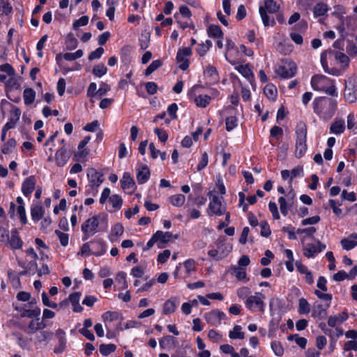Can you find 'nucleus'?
I'll use <instances>...</instances> for the list:
<instances>
[{
	"label": "nucleus",
	"mask_w": 357,
	"mask_h": 357,
	"mask_svg": "<svg viewBox=\"0 0 357 357\" xmlns=\"http://www.w3.org/2000/svg\"><path fill=\"white\" fill-rule=\"evenodd\" d=\"M314 112L322 120L328 121L335 115L337 108L335 99L325 96L317 97L312 102Z\"/></svg>",
	"instance_id": "1"
},
{
	"label": "nucleus",
	"mask_w": 357,
	"mask_h": 357,
	"mask_svg": "<svg viewBox=\"0 0 357 357\" xmlns=\"http://www.w3.org/2000/svg\"><path fill=\"white\" fill-rule=\"evenodd\" d=\"M310 84L314 91L324 92L332 97L338 96L335 81L324 75H313Z\"/></svg>",
	"instance_id": "2"
},
{
	"label": "nucleus",
	"mask_w": 357,
	"mask_h": 357,
	"mask_svg": "<svg viewBox=\"0 0 357 357\" xmlns=\"http://www.w3.org/2000/svg\"><path fill=\"white\" fill-rule=\"evenodd\" d=\"M307 126L302 121H299L295 128L296 135V151L295 155L297 158H301L305 154L307 146Z\"/></svg>",
	"instance_id": "3"
},
{
	"label": "nucleus",
	"mask_w": 357,
	"mask_h": 357,
	"mask_svg": "<svg viewBox=\"0 0 357 357\" xmlns=\"http://www.w3.org/2000/svg\"><path fill=\"white\" fill-rule=\"evenodd\" d=\"M266 296L261 292H256L244 301L245 307L252 312H264L265 303L264 300Z\"/></svg>",
	"instance_id": "4"
},
{
	"label": "nucleus",
	"mask_w": 357,
	"mask_h": 357,
	"mask_svg": "<svg viewBox=\"0 0 357 357\" xmlns=\"http://www.w3.org/2000/svg\"><path fill=\"white\" fill-rule=\"evenodd\" d=\"M100 215H93L86 220L81 226L82 232V240L85 241L98 231L100 225L99 218Z\"/></svg>",
	"instance_id": "5"
},
{
	"label": "nucleus",
	"mask_w": 357,
	"mask_h": 357,
	"mask_svg": "<svg viewBox=\"0 0 357 357\" xmlns=\"http://www.w3.org/2000/svg\"><path fill=\"white\" fill-rule=\"evenodd\" d=\"M297 70L296 63L290 59H284L275 69V73L282 79H289L295 76Z\"/></svg>",
	"instance_id": "6"
},
{
	"label": "nucleus",
	"mask_w": 357,
	"mask_h": 357,
	"mask_svg": "<svg viewBox=\"0 0 357 357\" xmlns=\"http://www.w3.org/2000/svg\"><path fill=\"white\" fill-rule=\"evenodd\" d=\"M199 88H204L202 84H197L194 85L188 93L190 100H192L197 107L201 108L206 107L211 101V97L208 95H197L196 91Z\"/></svg>",
	"instance_id": "7"
},
{
	"label": "nucleus",
	"mask_w": 357,
	"mask_h": 357,
	"mask_svg": "<svg viewBox=\"0 0 357 357\" xmlns=\"http://www.w3.org/2000/svg\"><path fill=\"white\" fill-rule=\"evenodd\" d=\"M208 196L211 199L208 204V209L211 211V213H208L209 215L214 214L220 216L223 215L225 212V208H222V203L219 197L217 195H213L211 191L208 192Z\"/></svg>",
	"instance_id": "8"
},
{
	"label": "nucleus",
	"mask_w": 357,
	"mask_h": 357,
	"mask_svg": "<svg viewBox=\"0 0 357 357\" xmlns=\"http://www.w3.org/2000/svg\"><path fill=\"white\" fill-rule=\"evenodd\" d=\"M204 319L209 325L217 327L221 324L222 320L226 319V314L219 310H213L205 313Z\"/></svg>",
	"instance_id": "9"
},
{
	"label": "nucleus",
	"mask_w": 357,
	"mask_h": 357,
	"mask_svg": "<svg viewBox=\"0 0 357 357\" xmlns=\"http://www.w3.org/2000/svg\"><path fill=\"white\" fill-rule=\"evenodd\" d=\"M87 177L91 189L98 188L104 181L103 174L98 172L95 168H89L88 169Z\"/></svg>",
	"instance_id": "10"
},
{
	"label": "nucleus",
	"mask_w": 357,
	"mask_h": 357,
	"mask_svg": "<svg viewBox=\"0 0 357 357\" xmlns=\"http://www.w3.org/2000/svg\"><path fill=\"white\" fill-rule=\"evenodd\" d=\"M232 250L231 245L222 244L218 246V250L212 249L208 251V255L216 261H220L225 257Z\"/></svg>",
	"instance_id": "11"
},
{
	"label": "nucleus",
	"mask_w": 357,
	"mask_h": 357,
	"mask_svg": "<svg viewBox=\"0 0 357 357\" xmlns=\"http://www.w3.org/2000/svg\"><path fill=\"white\" fill-rule=\"evenodd\" d=\"M204 77L206 79V85L211 86L219 81L218 72L215 66L208 64L204 70Z\"/></svg>",
	"instance_id": "12"
},
{
	"label": "nucleus",
	"mask_w": 357,
	"mask_h": 357,
	"mask_svg": "<svg viewBox=\"0 0 357 357\" xmlns=\"http://www.w3.org/2000/svg\"><path fill=\"white\" fill-rule=\"evenodd\" d=\"M92 245L91 254L96 257H100L105 254L107 252V243L101 238H96L90 241Z\"/></svg>",
	"instance_id": "13"
},
{
	"label": "nucleus",
	"mask_w": 357,
	"mask_h": 357,
	"mask_svg": "<svg viewBox=\"0 0 357 357\" xmlns=\"http://www.w3.org/2000/svg\"><path fill=\"white\" fill-rule=\"evenodd\" d=\"M15 310L20 313V317H27L30 319L36 318V321H39V316L40 315V308L35 307L33 309H28L27 305H24V307H15Z\"/></svg>",
	"instance_id": "14"
},
{
	"label": "nucleus",
	"mask_w": 357,
	"mask_h": 357,
	"mask_svg": "<svg viewBox=\"0 0 357 357\" xmlns=\"http://www.w3.org/2000/svg\"><path fill=\"white\" fill-rule=\"evenodd\" d=\"M6 243L9 245L11 250H20L22 248L23 241L20 236L18 230L15 228L10 231V236H8Z\"/></svg>",
	"instance_id": "15"
},
{
	"label": "nucleus",
	"mask_w": 357,
	"mask_h": 357,
	"mask_svg": "<svg viewBox=\"0 0 357 357\" xmlns=\"http://www.w3.org/2000/svg\"><path fill=\"white\" fill-rule=\"evenodd\" d=\"M54 158L56 166L62 167L68 162L70 154L68 152L66 146H63L56 151Z\"/></svg>",
	"instance_id": "16"
},
{
	"label": "nucleus",
	"mask_w": 357,
	"mask_h": 357,
	"mask_svg": "<svg viewBox=\"0 0 357 357\" xmlns=\"http://www.w3.org/2000/svg\"><path fill=\"white\" fill-rule=\"evenodd\" d=\"M36 184V178L31 175L26 177L22 184V192L26 197H30L35 189Z\"/></svg>",
	"instance_id": "17"
},
{
	"label": "nucleus",
	"mask_w": 357,
	"mask_h": 357,
	"mask_svg": "<svg viewBox=\"0 0 357 357\" xmlns=\"http://www.w3.org/2000/svg\"><path fill=\"white\" fill-rule=\"evenodd\" d=\"M55 335L58 338L59 345L54 348V353L61 354L66 349L67 340L66 332L63 329L59 328L56 331Z\"/></svg>",
	"instance_id": "18"
},
{
	"label": "nucleus",
	"mask_w": 357,
	"mask_h": 357,
	"mask_svg": "<svg viewBox=\"0 0 357 357\" xmlns=\"http://www.w3.org/2000/svg\"><path fill=\"white\" fill-rule=\"evenodd\" d=\"M91 140L90 136H85L79 143L77 152L75 154V157L77 158L79 160H84L89 153V150L86 148V146Z\"/></svg>",
	"instance_id": "19"
},
{
	"label": "nucleus",
	"mask_w": 357,
	"mask_h": 357,
	"mask_svg": "<svg viewBox=\"0 0 357 357\" xmlns=\"http://www.w3.org/2000/svg\"><path fill=\"white\" fill-rule=\"evenodd\" d=\"M329 54L333 55L335 61L341 65L342 69L349 67L350 60L349 56L341 51L330 50Z\"/></svg>",
	"instance_id": "20"
},
{
	"label": "nucleus",
	"mask_w": 357,
	"mask_h": 357,
	"mask_svg": "<svg viewBox=\"0 0 357 357\" xmlns=\"http://www.w3.org/2000/svg\"><path fill=\"white\" fill-rule=\"evenodd\" d=\"M151 172L149 167L146 165H141L137 171V181L139 184H144L146 183L150 178Z\"/></svg>",
	"instance_id": "21"
},
{
	"label": "nucleus",
	"mask_w": 357,
	"mask_h": 357,
	"mask_svg": "<svg viewBox=\"0 0 357 357\" xmlns=\"http://www.w3.org/2000/svg\"><path fill=\"white\" fill-rule=\"evenodd\" d=\"M81 296L82 293L79 291L73 292L68 296V300L73 305L74 312H82L84 310L83 307L79 304Z\"/></svg>",
	"instance_id": "22"
},
{
	"label": "nucleus",
	"mask_w": 357,
	"mask_h": 357,
	"mask_svg": "<svg viewBox=\"0 0 357 357\" xmlns=\"http://www.w3.org/2000/svg\"><path fill=\"white\" fill-rule=\"evenodd\" d=\"M330 307V304H326V307H324L322 304L314 305L312 317L314 318H319V319H324L327 317V309Z\"/></svg>",
	"instance_id": "23"
},
{
	"label": "nucleus",
	"mask_w": 357,
	"mask_h": 357,
	"mask_svg": "<svg viewBox=\"0 0 357 357\" xmlns=\"http://www.w3.org/2000/svg\"><path fill=\"white\" fill-rule=\"evenodd\" d=\"M178 304V299L176 297H172L167 300L162 307V314H169L175 312Z\"/></svg>",
	"instance_id": "24"
},
{
	"label": "nucleus",
	"mask_w": 357,
	"mask_h": 357,
	"mask_svg": "<svg viewBox=\"0 0 357 357\" xmlns=\"http://www.w3.org/2000/svg\"><path fill=\"white\" fill-rule=\"evenodd\" d=\"M357 234L352 233L348 238H344L341 240L340 243L342 248L347 251L351 250L357 245Z\"/></svg>",
	"instance_id": "25"
},
{
	"label": "nucleus",
	"mask_w": 357,
	"mask_h": 357,
	"mask_svg": "<svg viewBox=\"0 0 357 357\" xmlns=\"http://www.w3.org/2000/svg\"><path fill=\"white\" fill-rule=\"evenodd\" d=\"M12 107L13 109L10 112V116L8 118V121L4 125L7 126L8 125V129H12L15 127V125L19 121L21 115V111L18 107H16L14 105H12Z\"/></svg>",
	"instance_id": "26"
},
{
	"label": "nucleus",
	"mask_w": 357,
	"mask_h": 357,
	"mask_svg": "<svg viewBox=\"0 0 357 357\" xmlns=\"http://www.w3.org/2000/svg\"><path fill=\"white\" fill-rule=\"evenodd\" d=\"M124 231V227L121 223H116L112 227L110 234H109V239L110 241L114 242L118 240Z\"/></svg>",
	"instance_id": "27"
},
{
	"label": "nucleus",
	"mask_w": 357,
	"mask_h": 357,
	"mask_svg": "<svg viewBox=\"0 0 357 357\" xmlns=\"http://www.w3.org/2000/svg\"><path fill=\"white\" fill-rule=\"evenodd\" d=\"M121 187L123 190L127 189H134L135 185V182L133 178L130 176V173L124 172L122 176V178L120 181Z\"/></svg>",
	"instance_id": "28"
},
{
	"label": "nucleus",
	"mask_w": 357,
	"mask_h": 357,
	"mask_svg": "<svg viewBox=\"0 0 357 357\" xmlns=\"http://www.w3.org/2000/svg\"><path fill=\"white\" fill-rule=\"evenodd\" d=\"M45 209L40 204L33 205L31 207V216L34 222H38L44 215Z\"/></svg>",
	"instance_id": "29"
},
{
	"label": "nucleus",
	"mask_w": 357,
	"mask_h": 357,
	"mask_svg": "<svg viewBox=\"0 0 357 357\" xmlns=\"http://www.w3.org/2000/svg\"><path fill=\"white\" fill-rule=\"evenodd\" d=\"M344 97L347 102L353 103L357 100L356 90L354 85H346L344 91Z\"/></svg>",
	"instance_id": "30"
},
{
	"label": "nucleus",
	"mask_w": 357,
	"mask_h": 357,
	"mask_svg": "<svg viewBox=\"0 0 357 357\" xmlns=\"http://www.w3.org/2000/svg\"><path fill=\"white\" fill-rule=\"evenodd\" d=\"M345 130V123L343 119H335L330 126V132L340 135Z\"/></svg>",
	"instance_id": "31"
},
{
	"label": "nucleus",
	"mask_w": 357,
	"mask_h": 357,
	"mask_svg": "<svg viewBox=\"0 0 357 357\" xmlns=\"http://www.w3.org/2000/svg\"><path fill=\"white\" fill-rule=\"evenodd\" d=\"M264 93L267 98L272 101H275L278 96V90L273 84H268L264 88Z\"/></svg>",
	"instance_id": "32"
},
{
	"label": "nucleus",
	"mask_w": 357,
	"mask_h": 357,
	"mask_svg": "<svg viewBox=\"0 0 357 357\" xmlns=\"http://www.w3.org/2000/svg\"><path fill=\"white\" fill-rule=\"evenodd\" d=\"M329 10L326 3L319 2L315 4L313 8V15L315 18L325 15Z\"/></svg>",
	"instance_id": "33"
},
{
	"label": "nucleus",
	"mask_w": 357,
	"mask_h": 357,
	"mask_svg": "<svg viewBox=\"0 0 357 357\" xmlns=\"http://www.w3.org/2000/svg\"><path fill=\"white\" fill-rule=\"evenodd\" d=\"M153 234L157 240V242L162 244L169 243L171 241V238L173 237V234L170 231L164 232L162 231L158 230Z\"/></svg>",
	"instance_id": "34"
},
{
	"label": "nucleus",
	"mask_w": 357,
	"mask_h": 357,
	"mask_svg": "<svg viewBox=\"0 0 357 357\" xmlns=\"http://www.w3.org/2000/svg\"><path fill=\"white\" fill-rule=\"evenodd\" d=\"M207 34L209 37L223 38V32L219 25L210 24L207 29Z\"/></svg>",
	"instance_id": "35"
},
{
	"label": "nucleus",
	"mask_w": 357,
	"mask_h": 357,
	"mask_svg": "<svg viewBox=\"0 0 357 357\" xmlns=\"http://www.w3.org/2000/svg\"><path fill=\"white\" fill-rule=\"evenodd\" d=\"M176 339L174 336L168 335L159 340V345L162 349L168 347H173L175 344Z\"/></svg>",
	"instance_id": "36"
},
{
	"label": "nucleus",
	"mask_w": 357,
	"mask_h": 357,
	"mask_svg": "<svg viewBox=\"0 0 357 357\" xmlns=\"http://www.w3.org/2000/svg\"><path fill=\"white\" fill-rule=\"evenodd\" d=\"M24 102L26 105L32 104L36 98V91L32 88H26L23 92Z\"/></svg>",
	"instance_id": "37"
},
{
	"label": "nucleus",
	"mask_w": 357,
	"mask_h": 357,
	"mask_svg": "<svg viewBox=\"0 0 357 357\" xmlns=\"http://www.w3.org/2000/svg\"><path fill=\"white\" fill-rule=\"evenodd\" d=\"M236 70L248 80H251L254 78V74L248 64L240 65L236 67Z\"/></svg>",
	"instance_id": "38"
},
{
	"label": "nucleus",
	"mask_w": 357,
	"mask_h": 357,
	"mask_svg": "<svg viewBox=\"0 0 357 357\" xmlns=\"http://www.w3.org/2000/svg\"><path fill=\"white\" fill-rule=\"evenodd\" d=\"M259 12L265 26H273L275 24L274 19L273 18L271 20H270V17L267 14V11L263 6L259 7Z\"/></svg>",
	"instance_id": "39"
},
{
	"label": "nucleus",
	"mask_w": 357,
	"mask_h": 357,
	"mask_svg": "<svg viewBox=\"0 0 357 357\" xmlns=\"http://www.w3.org/2000/svg\"><path fill=\"white\" fill-rule=\"evenodd\" d=\"M339 18L341 21L340 24L336 26V29L337 30L340 36L341 37H347L348 33L346 31L345 28V22L347 23V26H349V23L350 22L351 20L349 18L344 19V17L342 15H340Z\"/></svg>",
	"instance_id": "40"
},
{
	"label": "nucleus",
	"mask_w": 357,
	"mask_h": 357,
	"mask_svg": "<svg viewBox=\"0 0 357 357\" xmlns=\"http://www.w3.org/2000/svg\"><path fill=\"white\" fill-rule=\"evenodd\" d=\"M231 273L234 274L238 280H243L246 279L247 273L246 271L243 267H238L236 266H232L231 267Z\"/></svg>",
	"instance_id": "41"
},
{
	"label": "nucleus",
	"mask_w": 357,
	"mask_h": 357,
	"mask_svg": "<svg viewBox=\"0 0 357 357\" xmlns=\"http://www.w3.org/2000/svg\"><path fill=\"white\" fill-rule=\"evenodd\" d=\"M53 335V333L47 331H42L36 335V340L39 343H44L47 345Z\"/></svg>",
	"instance_id": "42"
},
{
	"label": "nucleus",
	"mask_w": 357,
	"mask_h": 357,
	"mask_svg": "<svg viewBox=\"0 0 357 357\" xmlns=\"http://www.w3.org/2000/svg\"><path fill=\"white\" fill-rule=\"evenodd\" d=\"M318 254L317 247L313 243H308L303 248V255L307 258H314Z\"/></svg>",
	"instance_id": "43"
},
{
	"label": "nucleus",
	"mask_w": 357,
	"mask_h": 357,
	"mask_svg": "<svg viewBox=\"0 0 357 357\" xmlns=\"http://www.w3.org/2000/svg\"><path fill=\"white\" fill-rule=\"evenodd\" d=\"M17 145L16 140L14 138H10L5 142L1 148V153L8 155L10 153Z\"/></svg>",
	"instance_id": "44"
},
{
	"label": "nucleus",
	"mask_w": 357,
	"mask_h": 357,
	"mask_svg": "<svg viewBox=\"0 0 357 357\" xmlns=\"http://www.w3.org/2000/svg\"><path fill=\"white\" fill-rule=\"evenodd\" d=\"M116 346L114 344H101L99 347L100 353L103 356H107L115 351Z\"/></svg>",
	"instance_id": "45"
},
{
	"label": "nucleus",
	"mask_w": 357,
	"mask_h": 357,
	"mask_svg": "<svg viewBox=\"0 0 357 357\" xmlns=\"http://www.w3.org/2000/svg\"><path fill=\"white\" fill-rule=\"evenodd\" d=\"M109 202L112 204L114 211H119L122 206L123 199L120 195L115 194L110 196Z\"/></svg>",
	"instance_id": "46"
},
{
	"label": "nucleus",
	"mask_w": 357,
	"mask_h": 357,
	"mask_svg": "<svg viewBox=\"0 0 357 357\" xmlns=\"http://www.w3.org/2000/svg\"><path fill=\"white\" fill-rule=\"evenodd\" d=\"M264 8L269 13H276L280 9L279 5L274 0H265Z\"/></svg>",
	"instance_id": "47"
},
{
	"label": "nucleus",
	"mask_w": 357,
	"mask_h": 357,
	"mask_svg": "<svg viewBox=\"0 0 357 357\" xmlns=\"http://www.w3.org/2000/svg\"><path fill=\"white\" fill-rule=\"evenodd\" d=\"M176 61L177 63H179L178 68L183 71L186 70L190 66V61L188 58L184 56H181L180 53L176 54Z\"/></svg>",
	"instance_id": "48"
},
{
	"label": "nucleus",
	"mask_w": 357,
	"mask_h": 357,
	"mask_svg": "<svg viewBox=\"0 0 357 357\" xmlns=\"http://www.w3.org/2000/svg\"><path fill=\"white\" fill-rule=\"evenodd\" d=\"M63 59L66 61H75V58L74 54L71 52L59 53L56 55L55 61L59 66H61Z\"/></svg>",
	"instance_id": "49"
},
{
	"label": "nucleus",
	"mask_w": 357,
	"mask_h": 357,
	"mask_svg": "<svg viewBox=\"0 0 357 357\" xmlns=\"http://www.w3.org/2000/svg\"><path fill=\"white\" fill-rule=\"evenodd\" d=\"M171 204L176 207H181L183 205L185 201V195L182 194H177L172 195L169 197Z\"/></svg>",
	"instance_id": "50"
},
{
	"label": "nucleus",
	"mask_w": 357,
	"mask_h": 357,
	"mask_svg": "<svg viewBox=\"0 0 357 357\" xmlns=\"http://www.w3.org/2000/svg\"><path fill=\"white\" fill-rule=\"evenodd\" d=\"M5 86L6 92L8 93V91L13 90V89H18L20 87V84L17 78L11 76L9 79H8Z\"/></svg>",
	"instance_id": "51"
},
{
	"label": "nucleus",
	"mask_w": 357,
	"mask_h": 357,
	"mask_svg": "<svg viewBox=\"0 0 357 357\" xmlns=\"http://www.w3.org/2000/svg\"><path fill=\"white\" fill-rule=\"evenodd\" d=\"M310 312V305L304 298H301L298 301V312L300 314H305Z\"/></svg>",
	"instance_id": "52"
},
{
	"label": "nucleus",
	"mask_w": 357,
	"mask_h": 357,
	"mask_svg": "<svg viewBox=\"0 0 357 357\" xmlns=\"http://www.w3.org/2000/svg\"><path fill=\"white\" fill-rule=\"evenodd\" d=\"M162 63L161 60L156 59L153 61L151 64L146 68V69L144 71V75L149 76L151 73H153L155 70H156L158 68H159L160 66H162Z\"/></svg>",
	"instance_id": "53"
},
{
	"label": "nucleus",
	"mask_w": 357,
	"mask_h": 357,
	"mask_svg": "<svg viewBox=\"0 0 357 357\" xmlns=\"http://www.w3.org/2000/svg\"><path fill=\"white\" fill-rule=\"evenodd\" d=\"M78 45V41L73 33L68 34L66 40V49L68 50H75Z\"/></svg>",
	"instance_id": "54"
},
{
	"label": "nucleus",
	"mask_w": 357,
	"mask_h": 357,
	"mask_svg": "<svg viewBox=\"0 0 357 357\" xmlns=\"http://www.w3.org/2000/svg\"><path fill=\"white\" fill-rule=\"evenodd\" d=\"M241 326L239 325H236L234 327L233 331H229V337L231 339H240L242 340L245 337L244 333L241 331Z\"/></svg>",
	"instance_id": "55"
},
{
	"label": "nucleus",
	"mask_w": 357,
	"mask_h": 357,
	"mask_svg": "<svg viewBox=\"0 0 357 357\" xmlns=\"http://www.w3.org/2000/svg\"><path fill=\"white\" fill-rule=\"evenodd\" d=\"M107 72V68L103 63H99L94 66L92 70V73L98 77H101L105 75Z\"/></svg>",
	"instance_id": "56"
},
{
	"label": "nucleus",
	"mask_w": 357,
	"mask_h": 357,
	"mask_svg": "<svg viewBox=\"0 0 357 357\" xmlns=\"http://www.w3.org/2000/svg\"><path fill=\"white\" fill-rule=\"evenodd\" d=\"M120 317H121V314L117 311H107L102 315V318L105 321L107 320L109 321L118 320ZM122 319L123 318L121 317V319Z\"/></svg>",
	"instance_id": "57"
},
{
	"label": "nucleus",
	"mask_w": 357,
	"mask_h": 357,
	"mask_svg": "<svg viewBox=\"0 0 357 357\" xmlns=\"http://www.w3.org/2000/svg\"><path fill=\"white\" fill-rule=\"evenodd\" d=\"M346 52L351 57H356L357 56V45L353 40H347Z\"/></svg>",
	"instance_id": "58"
},
{
	"label": "nucleus",
	"mask_w": 357,
	"mask_h": 357,
	"mask_svg": "<svg viewBox=\"0 0 357 357\" xmlns=\"http://www.w3.org/2000/svg\"><path fill=\"white\" fill-rule=\"evenodd\" d=\"M183 266L185 270L186 276H189L192 271L196 270L195 261L193 259H188L183 262Z\"/></svg>",
	"instance_id": "59"
},
{
	"label": "nucleus",
	"mask_w": 357,
	"mask_h": 357,
	"mask_svg": "<svg viewBox=\"0 0 357 357\" xmlns=\"http://www.w3.org/2000/svg\"><path fill=\"white\" fill-rule=\"evenodd\" d=\"M344 333L343 330L341 328H336L335 330L328 328L325 331V335H328L330 339H338Z\"/></svg>",
	"instance_id": "60"
},
{
	"label": "nucleus",
	"mask_w": 357,
	"mask_h": 357,
	"mask_svg": "<svg viewBox=\"0 0 357 357\" xmlns=\"http://www.w3.org/2000/svg\"><path fill=\"white\" fill-rule=\"evenodd\" d=\"M271 347L276 356H282L283 355L284 349L280 342L274 340L271 342Z\"/></svg>",
	"instance_id": "61"
},
{
	"label": "nucleus",
	"mask_w": 357,
	"mask_h": 357,
	"mask_svg": "<svg viewBox=\"0 0 357 357\" xmlns=\"http://www.w3.org/2000/svg\"><path fill=\"white\" fill-rule=\"evenodd\" d=\"M237 126V118L234 116H230L225 119V128L228 132L231 131Z\"/></svg>",
	"instance_id": "62"
},
{
	"label": "nucleus",
	"mask_w": 357,
	"mask_h": 357,
	"mask_svg": "<svg viewBox=\"0 0 357 357\" xmlns=\"http://www.w3.org/2000/svg\"><path fill=\"white\" fill-rule=\"evenodd\" d=\"M259 226L261 227L260 235L266 238L269 237L271 234V230L268 223L266 221H261Z\"/></svg>",
	"instance_id": "63"
},
{
	"label": "nucleus",
	"mask_w": 357,
	"mask_h": 357,
	"mask_svg": "<svg viewBox=\"0 0 357 357\" xmlns=\"http://www.w3.org/2000/svg\"><path fill=\"white\" fill-rule=\"evenodd\" d=\"M250 289L248 287H241L237 289L236 294L240 299L246 300L250 295Z\"/></svg>",
	"instance_id": "64"
}]
</instances>
